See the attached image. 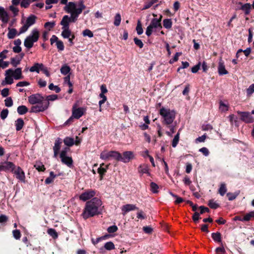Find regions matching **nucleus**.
<instances>
[{
    "label": "nucleus",
    "instance_id": "nucleus-1",
    "mask_svg": "<svg viewBox=\"0 0 254 254\" xmlns=\"http://www.w3.org/2000/svg\"><path fill=\"white\" fill-rule=\"evenodd\" d=\"M86 6L82 1L78 3L74 2H69L65 5L64 9V11L70 14V16L64 15L61 22L62 25L63 32H70L69 30V23L75 22L79 14L85 8Z\"/></svg>",
    "mask_w": 254,
    "mask_h": 254
},
{
    "label": "nucleus",
    "instance_id": "nucleus-2",
    "mask_svg": "<svg viewBox=\"0 0 254 254\" xmlns=\"http://www.w3.org/2000/svg\"><path fill=\"white\" fill-rule=\"evenodd\" d=\"M102 202L97 197H93L88 201L85 204V208L82 213L83 218L86 220L89 217H93L99 214L98 209L101 206Z\"/></svg>",
    "mask_w": 254,
    "mask_h": 254
},
{
    "label": "nucleus",
    "instance_id": "nucleus-3",
    "mask_svg": "<svg viewBox=\"0 0 254 254\" xmlns=\"http://www.w3.org/2000/svg\"><path fill=\"white\" fill-rule=\"evenodd\" d=\"M28 102L33 105L30 109L31 113H37L39 112H43V111H36V110H34L35 107H40L42 105L44 101V97L42 96L41 94L37 93L32 94L29 96L28 98Z\"/></svg>",
    "mask_w": 254,
    "mask_h": 254
},
{
    "label": "nucleus",
    "instance_id": "nucleus-4",
    "mask_svg": "<svg viewBox=\"0 0 254 254\" xmlns=\"http://www.w3.org/2000/svg\"><path fill=\"white\" fill-rule=\"evenodd\" d=\"M159 113L163 119V123L166 125L171 124L175 119L176 113L174 110L162 107L160 109Z\"/></svg>",
    "mask_w": 254,
    "mask_h": 254
},
{
    "label": "nucleus",
    "instance_id": "nucleus-5",
    "mask_svg": "<svg viewBox=\"0 0 254 254\" xmlns=\"http://www.w3.org/2000/svg\"><path fill=\"white\" fill-rule=\"evenodd\" d=\"M121 153L117 151H103L100 154V158L108 161L114 159L117 161H120Z\"/></svg>",
    "mask_w": 254,
    "mask_h": 254
},
{
    "label": "nucleus",
    "instance_id": "nucleus-6",
    "mask_svg": "<svg viewBox=\"0 0 254 254\" xmlns=\"http://www.w3.org/2000/svg\"><path fill=\"white\" fill-rule=\"evenodd\" d=\"M162 15H160L159 18H153L149 26L147 27L146 32H153L160 30L162 28L161 20Z\"/></svg>",
    "mask_w": 254,
    "mask_h": 254
},
{
    "label": "nucleus",
    "instance_id": "nucleus-7",
    "mask_svg": "<svg viewBox=\"0 0 254 254\" xmlns=\"http://www.w3.org/2000/svg\"><path fill=\"white\" fill-rule=\"evenodd\" d=\"M36 16L34 15H30L27 18H22L21 22L23 26L20 28V32H26L29 27L33 25L36 22Z\"/></svg>",
    "mask_w": 254,
    "mask_h": 254
},
{
    "label": "nucleus",
    "instance_id": "nucleus-8",
    "mask_svg": "<svg viewBox=\"0 0 254 254\" xmlns=\"http://www.w3.org/2000/svg\"><path fill=\"white\" fill-rule=\"evenodd\" d=\"M58 98V96L56 94L50 95L47 96L46 98L44 97V101L43 104L40 107H35L34 110L38 111H45L46 110L49 106L50 101H55Z\"/></svg>",
    "mask_w": 254,
    "mask_h": 254
},
{
    "label": "nucleus",
    "instance_id": "nucleus-9",
    "mask_svg": "<svg viewBox=\"0 0 254 254\" xmlns=\"http://www.w3.org/2000/svg\"><path fill=\"white\" fill-rule=\"evenodd\" d=\"M39 37V33H32V35L27 37L24 42V46L28 49L32 48L33 43L38 41Z\"/></svg>",
    "mask_w": 254,
    "mask_h": 254
},
{
    "label": "nucleus",
    "instance_id": "nucleus-10",
    "mask_svg": "<svg viewBox=\"0 0 254 254\" xmlns=\"http://www.w3.org/2000/svg\"><path fill=\"white\" fill-rule=\"evenodd\" d=\"M77 104H74L72 108V115L75 119H79L86 112V108L83 107L77 108Z\"/></svg>",
    "mask_w": 254,
    "mask_h": 254
},
{
    "label": "nucleus",
    "instance_id": "nucleus-11",
    "mask_svg": "<svg viewBox=\"0 0 254 254\" xmlns=\"http://www.w3.org/2000/svg\"><path fill=\"white\" fill-rule=\"evenodd\" d=\"M237 114L240 116L241 120L247 124L252 123L254 122V118L249 112L238 111H237Z\"/></svg>",
    "mask_w": 254,
    "mask_h": 254
},
{
    "label": "nucleus",
    "instance_id": "nucleus-12",
    "mask_svg": "<svg viewBox=\"0 0 254 254\" xmlns=\"http://www.w3.org/2000/svg\"><path fill=\"white\" fill-rule=\"evenodd\" d=\"M95 194V190L91 189L87 190L79 195V199L80 200L85 201L93 197Z\"/></svg>",
    "mask_w": 254,
    "mask_h": 254
},
{
    "label": "nucleus",
    "instance_id": "nucleus-13",
    "mask_svg": "<svg viewBox=\"0 0 254 254\" xmlns=\"http://www.w3.org/2000/svg\"><path fill=\"white\" fill-rule=\"evenodd\" d=\"M11 73L13 77L15 80H19L23 78V76L22 74V69L20 67L16 68L13 70L11 68L6 70V73Z\"/></svg>",
    "mask_w": 254,
    "mask_h": 254
},
{
    "label": "nucleus",
    "instance_id": "nucleus-14",
    "mask_svg": "<svg viewBox=\"0 0 254 254\" xmlns=\"http://www.w3.org/2000/svg\"><path fill=\"white\" fill-rule=\"evenodd\" d=\"M50 43L52 45L55 43V45L58 51H63L64 50V43L61 40H60L59 38L55 35H53L50 39Z\"/></svg>",
    "mask_w": 254,
    "mask_h": 254
},
{
    "label": "nucleus",
    "instance_id": "nucleus-15",
    "mask_svg": "<svg viewBox=\"0 0 254 254\" xmlns=\"http://www.w3.org/2000/svg\"><path fill=\"white\" fill-rule=\"evenodd\" d=\"M133 158L134 155L132 151H126L124 152L122 154L121 153L120 161L126 163L129 162Z\"/></svg>",
    "mask_w": 254,
    "mask_h": 254
},
{
    "label": "nucleus",
    "instance_id": "nucleus-16",
    "mask_svg": "<svg viewBox=\"0 0 254 254\" xmlns=\"http://www.w3.org/2000/svg\"><path fill=\"white\" fill-rule=\"evenodd\" d=\"M13 173L15 175L17 179L19 180L21 182H25V173L21 167L18 166L15 168L13 171Z\"/></svg>",
    "mask_w": 254,
    "mask_h": 254
},
{
    "label": "nucleus",
    "instance_id": "nucleus-17",
    "mask_svg": "<svg viewBox=\"0 0 254 254\" xmlns=\"http://www.w3.org/2000/svg\"><path fill=\"white\" fill-rule=\"evenodd\" d=\"M121 209L122 211V214L125 216L129 211L134 210H138V208L134 204H127L123 205Z\"/></svg>",
    "mask_w": 254,
    "mask_h": 254
},
{
    "label": "nucleus",
    "instance_id": "nucleus-18",
    "mask_svg": "<svg viewBox=\"0 0 254 254\" xmlns=\"http://www.w3.org/2000/svg\"><path fill=\"white\" fill-rule=\"evenodd\" d=\"M62 143V139L60 138H58L55 142V144L53 147V150H54V157H57L59 153V151L61 147V144Z\"/></svg>",
    "mask_w": 254,
    "mask_h": 254
},
{
    "label": "nucleus",
    "instance_id": "nucleus-19",
    "mask_svg": "<svg viewBox=\"0 0 254 254\" xmlns=\"http://www.w3.org/2000/svg\"><path fill=\"white\" fill-rule=\"evenodd\" d=\"M0 20H1L3 24H6L9 20L7 12L1 6H0Z\"/></svg>",
    "mask_w": 254,
    "mask_h": 254
},
{
    "label": "nucleus",
    "instance_id": "nucleus-20",
    "mask_svg": "<svg viewBox=\"0 0 254 254\" xmlns=\"http://www.w3.org/2000/svg\"><path fill=\"white\" fill-rule=\"evenodd\" d=\"M218 72L220 75L227 74L228 73V71L225 68L224 62L222 59H220L219 62Z\"/></svg>",
    "mask_w": 254,
    "mask_h": 254
},
{
    "label": "nucleus",
    "instance_id": "nucleus-21",
    "mask_svg": "<svg viewBox=\"0 0 254 254\" xmlns=\"http://www.w3.org/2000/svg\"><path fill=\"white\" fill-rule=\"evenodd\" d=\"M62 162L66 165L69 168H71L73 165V160L71 157L64 156L61 158Z\"/></svg>",
    "mask_w": 254,
    "mask_h": 254
},
{
    "label": "nucleus",
    "instance_id": "nucleus-22",
    "mask_svg": "<svg viewBox=\"0 0 254 254\" xmlns=\"http://www.w3.org/2000/svg\"><path fill=\"white\" fill-rule=\"evenodd\" d=\"M211 237L213 241L218 243H222V235L219 232H216L215 233H212L211 234Z\"/></svg>",
    "mask_w": 254,
    "mask_h": 254
},
{
    "label": "nucleus",
    "instance_id": "nucleus-23",
    "mask_svg": "<svg viewBox=\"0 0 254 254\" xmlns=\"http://www.w3.org/2000/svg\"><path fill=\"white\" fill-rule=\"evenodd\" d=\"M138 172L142 174L145 173L148 174L149 176L150 175L149 172L148 166L145 164L140 165L138 167Z\"/></svg>",
    "mask_w": 254,
    "mask_h": 254
},
{
    "label": "nucleus",
    "instance_id": "nucleus-24",
    "mask_svg": "<svg viewBox=\"0 0 254 254\" xmlns=\"http://www.w3.org/2000/svg\"><path fill=\"white\" fill-rule=\"evenodd\" d=\"M62 35L64 38L68 39V41L70 43V46L73 44V40L74 39L75 36L72 33H62Z\"/></svg>",
    "mask_w": 254,
    "mask_h": 254
},
{
    "label": "nucleus",
    "instance_id": "nucleus-25",
    "mask_svg": "<svg viewBox=\"0 0 254 254\" xmlns=\"http://www.w3.org/2000/svg\"><path fill=\"white\" fill-rule=\"evenodd\" d=\"M24 125V122L22 118H18V119H17L15 123L16 130L17 131L20 130L23 127Z\"/></svg>",
    "mask_w": 254,
    "mask_h": 254
},
{
    "label": "nucleus",
    "instance_id": "nucleus-26",
    "mask_svg": "<svg viewBox=\"0 0 254 254\" xmlns=\"http://www.w3.org/2000/svg\"><path fill=\"white\" fill-rule=\"evenodd\" d=\"M2 167L5 170H10L12 172H13L16 168L15 165L11 162H5Z\"/></svg>",
    "mask_w": 254,
    "mask_h": 254
},
{
    "label": "nucleus",
    "instance_id": "nucleus-27",
    "mask_svg": "<svg viewBox=\"0 0 254 254\" xmlns=\"http://www.w3.org/2000/svg\"><path fill=\"white\" fill-rule=\"evenodd\" d=\"M43 66V64L35 63L30 68L31 72H36L39 73L41 67Z\"/></svg>",
    "mask_w": 254,
    "mask_h": 254
},
{
    "label": "nucleus",
    "instance_id": "nucleus-28",
    "mask_svg": "<svg viewBox=\"0 0 254 254\" xmlns=\"http://www.w3.org/2000/svg\"><path fill=\"white\" fill-rule=\"evenodd\" d=\"M17 111L18 114L22 115H24L28 112V108L24 105H21L18 107Z\"/></svg>",
    "mask_w": 254,
    "mask_h": 254
},
{
    "label": "nucleus",
    "instance_id": "nucleus-29",
    "mask_svg": "<svg viewBox=\"0 0 254 254\" xmlns=\"http://www.w3.org/2000/svg\"><path fill=\"white\" fill-rule=\"evenodd\" d=\"M57 177L56 175H55L54 173L51 171L50 173V176L49 177L46 179L45 181V183L46 185L50 184L53 182L54 179Z\"/></svg>",
    "mask_w": 254,
    "mask_h": 254
},
{
    "label": "nucleus",
    "instance_id": "nucleus-30",
    "mask_svg": "<svg viewBox=\"0 0 254 254\" xmlns=\"http://www.w3.org/2000/svg\"><path fill=\"white\" fill-rule=\"evenodd\" d=\"M64 144L68 147L72 146L74 144V139L70 137H66L64 139Z\"/></svg>",
    "mask_w": 254,
    "mask_h": 254
},
{
    "label": "nucleus",
    "instance_id": "nucleus-31",
    "mask_svg": "<svg viewBox=\"0 0 254 254\" xmlns=\"http://www.w3.org/2000/svg\"><path fill=\"white\" fill-rule=\"evenodd\" d=\"M5 82L6 84H11L13 82V76L11 74V73H6V70L5 71Z\"/></svg>",
    "mask_w": 254,
    "mask_h": 254
},
{
    "label": "nucleus",
    "instance_id": "nucleus-32",
    "mask_svg": "<svg viewBox=\"0 0 254 254\" xmlns=\"http://www.w3.org/2000/svg\"><path fill=\"white\" fill-rule=\"evenodd\" d=\"M227 191V188L226 184L224 183L221 184L220 188L218 190V192L221 196H224Z\"/></svg>",
    "mask_w": 254,
    "mask_h": 254
},
{
    "label": "nucleus",
    "instance_id": "nucleus-33",
    "mask_svg": "<svg viewBox=\"0 0 254 254\" xmlns=\"http://www.w3.org/2000/svg\"><path fill=\"white\" fill-rule=\"evenodd\" d=\"M48 234L51 236L53 239H56L58 237V234L55 229L53 228H50L48 229Z\"/></svg>",
    "mask_w": 254,
    "mask_h": 254
},
{
    "label": "nucleus",
    "instance_id": "nucleus-34",
    "mask_svg": "<svg viewBox=\"0 0 254 254\" xmlns=\"http://www.w3.org/2000/svg\"><path fill=\"white\" fill-rule=\"evenodd\" d=\"M163 26L166 29H170L172 25L171 19H165L163 21Z\"/></svg>",
    "mask_w": 254,
    "mask_h": 254
},
{
    "label": "nucleus",
    "instance_id": "nucleus-35",
    "mask_svg": "<svg viewBox=\"0 0 254 254\" xmlns=\"http://www.w3.org/2000/svg\"><path fill=\"white\" fill-rule=\"evenodd\" d=\"M239 194V191H236L234 193L232 192H228L227 193V196L228 197V200L230 201H232L234 200Z\"/></svg>",
    "mask_w": 254,
    "mask_h": 254
},
{
    "label": "nucleus",
    "instance_id": "nucleus-36",
    "mask_svg": "<svg viewBox=\"0 0 254 254\" xmlns=\"http://www.w3.org/2000/svg\"><path fill=\"white\" fill-rule=\"evenodd\" d=\"M251 5L250 3H246L242 6L241 9L245 12L246 14H249L250 12Z\"/></svg>",
    "mask_w": 254,
    "mask_h": 254
},
{
    "label": "nucleus",
    "instance_id": "nucleus-37",
    "mask_svg": "<svg viewBox=\"0 0 254 254\" xmlns=\"http://www.w3.org/2000/svg\"><path fill=\"white\" fill-rule=\"evenodd\" d=\"M61 72L64 75H66L70 70V68L67 65H64L61 68Z\"/></svg>",
    "mask_w": 254,
    "mask_h": 254
},
{
    "label": "nucleus",
    "instance_id": "nucleus-38",
    "mask_svg": "<svg viewBox=\"0 0 254 254\" xmlns=\"http://www.w3.org/2000/svg\"><path fill=\"white\" fill-rule=\"evenodd\" d=\"M98 173L99 174L100 180H102L107 172V169L103 167H99L97 170Z\"/></svg>",
    "mask_w": 254,
    "mask_h": 254
},
{
    "label": "nucleus",
    "instance_id": "nucleus-39",
    "mask_svg": "<svg viewBox=\"0 0 254 254\" xmlns=\"http://www.w3.org/2000/svg\"><path fill=\"white\" fill-rule=\"evenodd\" d=\"M252 218H254V211H251L248 213H247L243 217V220H244V221H249Z\"/></svg>",
    "mask_w": 254,
    "mask_h": 254
},
{
    "label": "nucleus",
    "instance_id": "nucleus-40",
    "mask_svg": "<svg viewBox=\"0 0 254 254\" xmlns=\"http://www.w3.org/2000/svg\"><path fill=\"white\" fill-rule=\"evenodd\" d=\"M104 248L108 250L111 251L115 249L114 243L112 242H108L104 245Z\"/></svg>",
    "mask_w": 254,
    "mask_h": 254
},
{
    "label": "nucleus",
    "instance_id": "nucleus-41",
    "mask_svg": "<svg viewBox=\"0 0 254 254\" xmlns=\"http://www.w3.org/2000/svg\"><path fill=\"white\" fill-rule=\"evenodd\" d=\"M208 205L211 209H217L219 207V204L214 202L213 199H210L209 200Z\"/></svg>",
    "mask_w": 254,
    "mask_h": 254
},
{
    "label": "nucleus",
    "instance_id": "nucleus-42",
    "mask_svg": "<svg viewBox=\"0 0 254 254\" xmlns=\"http://www.w3.org/2000/svg\"><path fill=\"white\" fill-rule=\"evenodd\" d=\"M179 138H180V133L178 132L177 134L174 136L172 142V145L173 147H176L178 144L179 141Z\"/></svg>",
    "mask_w": 254,
    "mask_h": 254
},
{
    "label": "nucleus",
    "instance_id": "nucleus-43",
    "mask_svg": "<svg viewBox=\"0 0 254 254\" xmlns=\"http://www.w3.org/2000/svg\"><path fill=\"white\" fill-rule=\"evenodd\" d=\"M150 190L152 192L156 193L158 192V189H159V187L155 183L151 182L150 183Z\"/></svg>",
    "mask_w": 254,
    "mask_h": 254
},
{
    "label": "nucleus",
    "instance_id": "nucleus-44",
    "mask_svg": "<svg viewBox=\"0 0 254 254\" xmlns=\"http://www.w3.org/2000/svg\"><path fill=\"white\" fill-rule=\"evenodd\" d=\"M49 88L51 90L55 91L57 93H60L61 90V88L58 86L54 85L52 83L49 84Z\"/></svg>",
    "mask_w": 254,
    "mask_h": 254
},
{
    "label": "nucleus",
    "instance_id": "nucleus-45",
    "mask_svg": "<svg viewBox=\"0 0 254 254\" xmlns=\"http://www.w3.org/2000/svg\"><path fill=\"white\" fill-rule=\"evenodd\" d=\"M158 0H151L150 1L147 2L145 3L144 7L142 10H145L150 7L154 3L157 2Z\"/></svg>",
    "mask_w": 254,
    "mask_h": 254
},
{
    "label": "nucleus",
    "instance_id": "nucleus-46",
    "mask_svg": "<svg viewBox=\"0 0 254 254\" xmlns=\"http://www.w3.org/2000/svg\"><path fill=\"white\" fill-rule=\"evenodd\" d=\"M170 194L173 197H174L176 198V200L175 201V203L176 204H179V203H181L183 202V201H184V199L183 198L178 196L177 195L173 193V192H170Z\"/></svg>",
    "mask_w": 254,
    "mask_h": 254
},
{
    "label": "nucleus",
    "instance_id": "nucleus-47",
    "mask_svg": "<svg viewBox=\"0 0 254 254\" xmlns=\"http://www.w3.org/2000/svg\"><path fill=\"white\" fill-rule=\"evenodd\" d=\"M34 167L39 172H44L46 169L44 165L42 163H36L34 165Z\"/></svg>",
    "mask_w": 254,
    "mask_h": 254
},
{
    "label": "nucleus",
    "instance_id": "nucleus-48",
    "mask_svg": "<svg viewBox=\"0 0 254 254\" xmlns=\"http://www.w3.org/2000/svg\"><path fill=\"white\" fill-rule=\"evenodd\" d=\"M121 21V16L120 13H117L115 16L114 24L118 26L120 24Z\"/></svg>",
    "mask_w": 254,
    "mask_h": 254
},
{
    "label": "nucleus",
    "instance_id": "nucleus-49",
    "mask_svg": "<svg viewBox=\"0 0 254 254\" xmlns=\"http://www.w3.org/2000/svg\"><path fill=\"white\" fill-rule=\"evenodd\" d=\"M228 118H229V120L231 125H233V122H234L235 123V126H238V125H237V123L238 122V118L234 114H231L229 116Z\"/></svg>",
    "mask_w": 254,
    "mask_h": 254
},
{
    "label": "nucleus",
    "instance_id": "nucleus-50",
    "mask_svg": "<svg viewBox=\"0 0 254 254\" xmlns=\"http://www.w3.org/2000/svg\"><path fill=\"white\" fill-rule=\"evenodd\" d=\"M55 25V23L54 22H47L45 23L44 27L47 30L50 31Z\"/></svg>",
    "mask_w": 254,
    "mask_h": 254
},
{
    "label": "nucleus",
    "instance_id": "nucleus-51",
    "mask_svg": "<svg viewBox=\"0 0 254 254\" xmlns=\"http://www.w3.org/2000/svg\"><path fill=\"white\" fill-rule=\"evenodd\" d=\"M12 234H13V236L14 238L16 240L20 239V238L21 237V234L20 230H17V229H15V230H13Z\"/></svg>",
    "mask_w": 254,
    "mask_h": 254
},
{
    "label": "nucleus",
    "instance_id": "nucleus-52",
    "mask_svg": "<svg viewBox=\"0 0 254 254\" xmlns=\"http://www.w3.org/2000/svg\"><path fill=\"white\" fill-rule=\"evenodd\" d=\"M215 253L216 254H224L226 253V251L222 244L221 247H218L215 249Z\"/></svg>",
    "mask_w": 254,
    "mask_h": 254
},
{
    "label": "nucleus",
    "instance_id": "nucleus-53",
    "mask_svg": "<svg viewBox=\"0 0 254 254\" xmlns=\"http://www.w3.org/2000/svg\"><path fill=\"white\" fill-rule=\"evenodd\" d=\"M8 114V110L7 109H4L2 110L0 113V118L2 120H4L7 117Z\"/></svg>",
    "mask_w": 254,
    "mask_h": 254
},
{
    "label": "nucleus",
    "instance_id": "nucleus-54",
    "mask_svg": "<svg viewBox=\"0 0 254 254\" xmlns=\"http://www.w3.org/2000/svg\"><path fill=\"white\" fill-rule=\"evenodd\" d=\"M118 230V228L116 225H113L108 228L107 231L109 233H113L117 232Z\"/></svg>",
    "mask_w": 254,
    "mask_h": 254
},
{
    "label": "nucleus",
    "instance_id": "nucleus-55",
    "mask_svg": "<svg viewBox=\"0 0 254 254\" xmlns=\"http://www.w3.org/2000/svg\"><path fill=\"white\" fill-rule=\"evenodd\" d=\"M5 105L6 107H10L13 105V101L11 97H8L4 100Z\"/></svg>",
    "mask_w": 254,
    "mask_h": 254
},
{
    "label": "nucleus",
    "instance_id": "nucleus-56",
    "mask_svg": "<svg viewBox=\"0 0 254 254\" xmlns=\"http://www.w3.org/2000/svg\"><path fill=\"white\" fill-rule=\"evenodd\" d=\"M133 40H134L135 44L136 46L139 47L140 48H143L144 44L142 43V42L141 41V40H140V39H138L137 38H134L133 39Z\"/></svg>",
    "mask_w": 254,
    "mask_h": 254
},
{
    "label": "nucleus",
    "instance_id": "nucleus-57",
    "mask_svg": "<svg viewBox=\"0 0 254 254\" xmlns=\"http://www.w3.org/2000/svg\"><path fill=\"white\" fill-rule=\"evenodd\" d=\"M69 148L67 147H64L61 152L60 154V158H63V157L66 156L68 151H69Z\"/></svg>",
    "mask_w": 254,
    "mask_h": 254
},
{
    "label": "nucleus",
    "instance_id": "nucleus-58",
    "mask_svg": "<svg viewBox=\"0 0 254 254\" xmlns=\"http://www.w3.org/2000/svg\"><path fill=\"white\" fill-rule=\"evenodd\" d=\"M201 66V63L199 62L197 64L194 65L191 68V72L192 73H196L198 70L200 69Z\"/></svg>",
    "mask_w": 254,
    "mask_h": 254
},
{
    "label": "nucleus",
    "instance_id": "nucleus-59",
    "mask_svg": "<svg viewBox=\"0 0 254 254\" xmlns=\"http://www.w3.org/2000/svg\"><path fill=\"white\" fill-rule=\"evenodd\" d=\"M199 151L201 152L205 156H207L209 154V151L208 149L205 147L199 149Z\"/></svg>",
    "mask_w": 254,
    "mask_h": 254
},
{
    "label": "nucleus",
    "instance_id": "nucleus-60",
    "mask_svg": "<svg viewBox=\"0 0 254 254\" xmlns=\"http://www.w3.org/2000/svg\"><path fill=\"white\" fill-rule=\"evenodd\" d=\"M199 208L200 209V213H199L200 214H203L205 212L208 213L210 212L209 209L204 206H200Z\"/></svg>",
    "mask_w": 254,
    "mask_h": 254
},
{
    "label": "nucleus",
    "instance_id": "nucleus-61",
    "mask_svg": "<svg viewBox=\"0 0 254 254\" xmlns=\"http://www.w3.org/2000/svg\"><path fill=\"white\" fill-rule=\"evenodd\" d=\"M9 9L12 12L14 16H16L18 14L19 10L18 8L14 6V5L10 6Z\"/></svg>",
    "mask_w": 254,
    "mask_h": 254
},
{
    "label": "nucleus",
    "instance_id": "nucleus-62",
    "mask_svg": "<svg viewBox=\"0 0 254 254\" xmlns=\"http://www.w3.org/2000/svg\"><path fill=\"white\" fill-rule=\"evenodd\" d=\"M200 214L198 212H195L192 216V220L195 223H197L200 217Z\"/></svg>",
    "mask_w": 254,
    "mask_h": 254
},
{
    "label": "nucleus",
    "instance_id": "nucleus-63",
    "mask_svg": "<svg viewBox=\"0 0 254 254\" xmlns=\"http://www.w3.org/2000/svg\"><path fill=\"white\" fill-rule=\"evenodd\" d=\"M30 0H22L20 5L22 7L27 8L30 4Z\"/></svg>",
    "mask_w": 254,
    "mask_h": 254
},
{
    "label": "nucleus",
    "instance_id": "nucleus-64",
    "mask_svg": "<svg viewBox=\"0 0 254 254\" xmlns=\"http://www.w3.org/2000/svg\"><path fill=\"white\" fill-rule=\"evenodd\" d=\"M254 92V84H252L247 89V93L248 95H251Z\"/></svg>",
    "mask_w": 254,
    "mask_h": 254
}]
</instances>
